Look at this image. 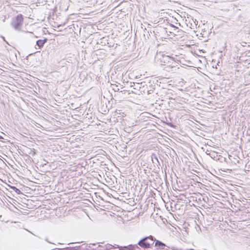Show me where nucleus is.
I'll return each instance as SVG.
<instances>
[{
  "instance_id": "obj_1",
  "label": "nucleus",
  "mask_w": 250,
  "mask_h": 250,
  "mask_svg": "<svg viewBox=\"0 0 250 250\" xmlns=\"http://www.w3.org/2000/svg\"><path fill=\"white\" fill-rule=\"evenodd\" d=\"M155 238L152 235L146 236L141 239L137 244L144 249L152 248Z\"/></svg>"
},
{
  "instance_id": "obj_2",
  "label": "nucleus",
  "mask_w": 250,
  "mask_h": 250,
  "mask_svg": "<svg viewBox=\"0 0 250 250\" xmlns=\"http://www.w3.org/2000/svg\"><path fill=\"white\" fill-rule=\"evenodd\" d=\"M191 173L192 174L188 175L186 174V173H177V175L179 176L178 183H190L189 181L191 180L196 182H199L198 179H199L200 178L196 174L193 173Z\"/></svg>"
},
{
  "instance_id": "obj_3",
  "label": "nucleus",
  "mask_w": 250,
  "mask_h": 250,
  "mask_svg": "<svg viewBox=\"0 0 250 250\" xmlns=\"http://www.w3.org/2000/svg\"><path fill=\"white\" fill-rule=\"evenodd\" d=\"M23 16L21 14H19L13 19L11 25L15 30L20 31L23 24Z\"/></svg>"
},
{
  "instance_id": "obj_4",
  "label": "nucleus",
  "mask_w": 250,
  "mask_h": 250,
  "mask_svg": "<svg viewBox=\"0 0 250 250\" xmlns=\"http://www.w3.org/2000/svg\"><path fill=\"white\" fill-rule=\"evenodd\" d=\"M35 175L32 176L30 178H28L29 181L35 183H40L41 182H49L50 179H44L43 178V175H42L41 173H34Z\"/></svg>"
},
{
  "instance_id": "obj_5",
  "label": "nucleus",
  "mask_w": 250,
  "mask_h": 250,
  "mask_svg": "<svg viewBox=\"0 0 250 250\" xmlns=\"http://www.w3.org/2000/svg\"><path fill=\"white\" fill-rule=\"evenodd\" d=\"M172 58L169 56L163 55L162 58L160 59V62L161 65L167 66L169 62H172Z\"/></svg>"
},
{
  "instance_id": "obj_6",
  "label": "nucleus",
  "mask_w": 250,
  "mask_h": 250,
  "mask_svg": "<svg viewBox=\"0 0 250 250\" xmlns=\"http://www.w3.org/2000/svg\"><path fill=\"white\" fill-rule=\"evenodd\" d=\"M155 86H156V85L155 84L154 85L151 84V85H149V87H146L147 90H146V92L147 95H150L154 93L155 89ZM142 92V90L141 91V92ZM143 92H144V93H145L146 89L143 90Z\"/></svg>"
},
{
  "instance_id": "obj_7",
  "label": "nucleus",
  "mask_w": 250,
  "mask_h": 250,
  "mask_svg": "<svg viewBox=\"0 0 250 250\" xmlns=\"http://www.w3.org/2000/svg\"><path fill=\"white\" fill-rule=\"evenodd\" d=\"M47 41L48 39L45 38L43 40H39L36 41V46H37L39 49H42Z\"/></svg>"
},
{
  "instance_id": "obj_8",
  "label": "nucleus",
  "mask_w": 250,
  "mask_h": 250,
  "mask_svg": "<svg viewBox=\"0 0 250 250\" xmlns=\"http://www.w3.org/2000/svg\"><path fill=\"white\" fill-rule=\"evenodd\" d=\"M168 174L170 176L172 183L175 181L177 184L178 183L179 176L177 175V173H168Z\"/></svg>"
},
{
  "instance_id": "obj_9",
  "label": "nucleus",
  "mask_w": 250,
  "mask_h": 250,
  "mask_svg": "<svg viewBox=\"0 0 250 250\" xmlns=\"http://www.w3.org/2000/svg\"><path fill=\"white\" fill-rule=\"evenodd\" d=\"M122 174H120V176L125 178V180L126 182L127 180L131 181L132 179H134V175L129 174L127 175V173H121Z\"/></svg>"
},
{
  "instance_id": "obj_10",
  "label": "nucleus",
  "mask_w": 250,
  "mask_h": 250,
  "mask_svg": "<svg viewBox=\"0 0 250 250\" xmlns=\"http://www.w3.org/2000/svg\"><path fill=\"white\" fill-rule=\"evenodd\" d=\"M154 242H155V246L157 248H161L162 249H164L165 247H166V245L165 244H164V243H163L162 242H161L159 240L155 239Z\"/></svg>"
},
{
  "instance_id": "obj_11",
  "label": "nucleus",
  "mask_w": 250,
  "mask_h": 250,
  "mask_svg": "<svg viewBox=\"0 0 250 250\" xmlns=\"http://www.w3.org/2000/svg\"><path fill=\"white\" fill-rule=\"evenodd\" d=\"M136 249H139L137 245H130L128 247H125L124 250H135Z\"/></svg>"
},
{
  "instance_id": "obj_12",
  "label": "nucleus",
  "mask_w": 250,
  "mask_h": 250,
  "mask_svg": "<svg viewBox=\"0 0 250 250\" xmlns=\"http://www.w3.org/2000/svg\"><path fill=\"white\" fill-rule=\"evenodd\" d=\"M61 176L62 178L63 179L62 181H68L69 178V176H67L66 174L67 173H62L61 172Z\"/></svg>"
},
{
  "instance_id": "obj_13",
  "label": "nucleus",
  "mask_w": 250,
  "mask_h": 250,
  "mask_svg": "<svg viewBox=\"0 0 250 250\" xmlns=\"http://www.w3.org/2000/svg\"><path fill=\"white\" fill-rule=\"evenodd\" d=\"M105 174L107 175V177H109V178L113 182H114V180H117V178L116 177V176L115 175H111V173H105ZM117 182V181H116Z\"/></svg>"
},
{
  "instance_id": "obj_14",
  "label": "nucleus",
  "mask_w": 250,
  "mask_h": 250,
  "mask_svg": "<svg viewBox=\"0 0 250 250\" xmlns=\"http://www.w3.org/2000/svg\"><path fill=\"white\" fill-rule=\"evenodd\" d=\"M172 62H169V63L167 64V66L172 68L174 67H175L176 62L174 61V59L172 58Z\"/></svg>"
},
{
  "instance_id": "obj_15",
  "label": "nucleus",
  "mask_w": 250,
  "mask_h": 250,
  "mask_svg": "<svg viewBox=\"0 0 250 250\" xmlns=\"http://www.w3.org/2000/svg\"><path fill=\"white\" fill-rule=\"evenodd\" d=\"M11 188H12L17 194H22L21 191L16 187L14 186H10Z\"/></svg>"
},
{
  "instance_id": "obj_16",
  "label": "nucleus",
  "mask_w": 250,
  "mask_h": 250,
  "mask_svg": "<svg viewBox=\"0 0 250 250\" xmlns=\"http://www.w3.org/2000/svg\"><path fill=\"white\" fill-rule=\"evenodd\" d=\"M151 157V160L153 163H155V161L156 162H159L157 157L156 156V155L155 154L153 153Z\"/></svg>"
},
{
  "instance_id": "obj_17",
  "label": "nucleus",
  "mask_w": 250,
  "mask_h": 250,
  "mask_svg": "<svg viewBox=\"0 0 250 250\" xmlns=\"http://www.w3.org/2000/svg\"><path fill=\"white\" fill-rule=\"evenodd\" d=\"M133 84L134 85V89H140L141 88V86H140V84L142 85L143 84V83H137L136 84H135L134 83H133Z\"/></svg>"
},
{
  "instance_id": "obj_18",
  "label": "nucleus",
  "mask_w": 250,
  "mask_h": 250,
  "mask_svg": "<svg viewBox=\"0 0 250 250\" xmlns=\"http://www.w3.org/2000/svg\"><path fill=\"white\" fill-rule=\"evenodd\" d=\"M162 173L163 174L162 176L164 178V181H165L166 184L167 185V173L165 172V173Z\"/></svg>"
},
{
  "instance_id": "obj_19",
  "label": "nucleus",
  "mask_w": 250,
  "mask_h": 250,
  "mask_svg": "<svg viewBox=\"0 0 250 250\" xmlns=\"http://www.w3.org/2000/svg\"><path fill=\"white\" fill-rule=\"evenodd\" d=\"M210 157L213 158L214 160L216 159V158L218 156V155L215 152H213L210 154Z\"/></svg>"
},
{
  "instance_id": "obj_20",
  "label": "nucleus",
  "mask_w": 250,
  "mask_h": 250,
  "mask_svg": "<svg viewBox=\"0 0 250 250\" xmlns=\"http://www.w3.org/2000/svg\"><path fill=\"white\" fill-rule=\"evenodd\" d=\"M32 156H34L36 154V151L35 149H32L30 150V152L29 153Z\"/></svg>"
},
{
  "instance_id": "obj_21",
  "label": "nucleus",
  "mask_w": 250,
  "mask_h": 250,
  "mask_svg": "<svg viewBox=\"0 0 250 250\" xmlns=\"http://www.w3.org/2000/svg\"><path fill=\"white\" fill-rule=\"evenodd\" d=\"M42 175H43V178L44 179H50L49 177H48L46 175L45 173H42Z\"/></svg>"
},
{
  "instance_id": "obj_22",
  "label": "nucleus",
  "mask_w": 250,
  "mask_h": 250,
  "mask_svg": "<svg viewBox=\"0 0 250 250\" xmlns=\"http://www.w3.org/2000/svg\"><path fill=\"white\" fill-rule=\"evenodd\" d=\"M114 248V247L113 245H109V246L108 247L107 249L108 250H110V249H113Z\"/></svg>"
},
{
  "instance_id": "obj_23",
  "label": "nucleus",
  "mask_w": 250,
  "mask_h": 250,
  "mask_svg": "<svg viewBox=\"0 0 250 250\" xmlns=\"http://www.w3.org/2000/svg\"><path fill=\"white\" fill-rule=\"evenodd\" d=\"M170 26L173 27L174 28V30H176V29H178V27H176L175 26V25L172 24H170Z\"/></svg>"
},
{
  "instance_id": "obj_24",
  "label": "nucleus",
  "mask_w": 250,
  "mask_h": 250,
  "mask_svg": "<svg viewBox=\"0 0 250 250\" xmlns=\"http://www.w3.org/2000/svg\"><path fill=\"white\" fill-rule=\"evenodd\" d=\"M45 241H46V242H48V243H49L53 244V243H52V242H50V241L48 240V238H46L45 239Z\"/></svg>"
},
{
  "instance_id": "obj_25",
  "label": "nucleus",
  "mask_w": 250,
  "mask_h": 250,
  "mask_svg": "<svg viewBox=\"0 0 250 250\" xmlns=\"http://www.w3.org/2000/svg\"><path fill=\"white\" fill-rule=\"evenodd\" d=\"M60 250H70L68 248H67L66 249H60Z\"/></svg>"
},
{
  "instance_id": "obj_26",
  "label": "nucleus",
  "mask_w": 250,
  "mask_h": 250,
  "mask_svg": "<svg viewBox=\"0 0 250 250\" xmlns=\"http://www.w3.org/2000/svg\"><path fill=\"white\" fill-rule=\"evenodd\" d=\"M130 84H131V85H130L131 87L134 86V85L133 83L132 84V83H130Z\"/></svg>"
},
{
  "instance_id": "obj_27",
  "label": "nucleus",
  "mask_w": 250,
  "mask_h": 250,
  "mask_svg": "<svg viewBox=\"0 0 250 250\" xmlns=\"http://www.w3.org/2000/svg\"><path fill=\"white\" fill-rule=\"evenodd\" d=\"M2 38H3V40H4V41H5V42H6L7 44H8V42H7L5 40V38H4V37H2Z\"/></svg>"
},
{
  "instance_id": "obj_28",
  "label": "nucleus",
  "mask_w": 250,
  "mask_h": 250,
  "mask_svg": "<svg viewBox=\"0 0 250 250\" xmlns=\"http://www.w3.org/2000/svg\"><path fill=\"white\" fill-rule=\"evenodd\" d=\"M119 173H115V174H116L117 176H118Z\"/></svg>"
},
{
  "instance_id": "obj_29",
  "label": "nucleus",
  "mask_w": 250,
  "mask_h": 250,
  "mask_svg": "<svg viewBox=\"0 0 250 250\" xmlns=\"http://www.w3.org/2000/svg\"><path fill=\"white\" fill-rule=\"evenodd\" d=\"M2 136H1L0 135V139H2Z\"/></svg>"
},
{
  "instance_id": "obj_30",
  "label": "nucleus",
  "mask_w": 250,
  "mask_h": 250,
  "mask_svg": "<svg viewBox=\"0 0 250 250\" xmlns=\"http://www.w3.org/2000/svg\"><path fill=\"white\" fill-rule=\"evenodd\" d=\"M102 174L104 176V172H102Z\"/></svg>"
},
{
  "instance_id": "obj_31",
  "label": "nucleus",
  "mask_w": 250,
  "mask_h": 250,
  "mask_svg": "<svg viewBox=\"0 0 250 250\" xmlns=\"http://www.w3.org/2000/svg\"><path fill=\"white\" fill-rule=\"evenodd\" d=\"M117 248H120V247H119V246H118V245H117Z\"/></svg>"
},
{
  "instance_id": "obj_32",
  "label": "nucleus",
  "mask_w": 250,
  "mask_h": 250,
  "mask_svg": "<svg viewBox=\"0 0 250 250\" xmlns=\"http://www.w3.org/2000/svg\"><path fill=\"white\" fill-rule=\"evenodd\" d=\"M120 250H124V249H122L121 248H120Z\"/></svg>"
},
{
  "instance_id": "obj_33",
  "label": "nucleus",
  "mask_w": 250,
  "mask_h": 250,
  "mask_svg": "<svg viewBox=\"0 0 250 250\" xmlns=\"http://www.w3.org/2000/svg\"><path fill=\"white\" fill-rule=\"evenodd\" d=\"M45 172H50V171H46Z\"/></svg>"
}]
</instances>
